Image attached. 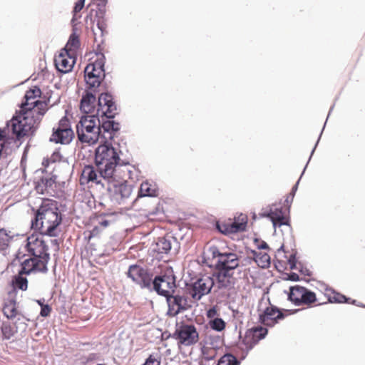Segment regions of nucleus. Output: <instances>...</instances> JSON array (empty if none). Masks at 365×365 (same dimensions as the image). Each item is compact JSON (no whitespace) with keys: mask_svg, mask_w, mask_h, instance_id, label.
<instances>
[{"mask_svg":"<svg viewBox=\"0 0 365 365\" xmlns=\"http://www.w3.org/2000/svg\"><path fill=\"white\" fill-rule=\"evenodd\" d=\"M205 255L207 259H216L215 277L219 288H226L235 282L234 272L239 267L241 257L236 252H231L230 248L220 249L216 245H210Z\"/></svg>","mask_w":365,"mask_h":365,"instance_id":"nucleus-1","label":"nucleus"},{"mask_svg":"<svg viewBox=\"0 0 365 365\" xmlns=\"http://www.w3.org/2000/svg\"><path fill=\"white\" fill-rule=\"evenodd\" d=\"M26 248L32 257L26 259L21 263V274L46 272L50 259L48 247L41 236L31 235L26 239Z\"/></svg>","mask_w":365,"mask_h":365,"instance_id":"nucleus-2","label":"nucleus"},{"mask_svg":"<svg viewBox=\"0 0 365 365\" xmlns=\"http://www.w3.org/2000/svg\"><path fill=\"white\" fill-rule=\"evenodd\" d=\"M61 221L56 202L44 199L36 212L35 219L32 220V227L38 230L41 235L56 237Z\"/></svg>","mask_w":365,"mask_h":365,"instance_id":"nucleus-3","label":"nucleus"},{"mask_svg":"<svg viewBox=\"0 0 365 365\" xmlns=\"http://www.w3.org/2000/svg\"><path fill=\"white\" fill-rule=\"evenodd\" d=\"M80 108L85 113H93L96 111V115L108 118H113L117 114V107L113 96L108 93H101L97 102L93 91L87 90L82 96Z\"/></svg>","mask_w":365,"mask_h":365,"instance_id":"nucleus-4","label":"nucleus"},{"mask_svg":"<svg viewBox=\"0 0 365 365\" xmlns=\"http://www.w3.org/2000/svg\"><path fill=\"white\" fill-rule=\"evenodd\" d=\"M120 153L118 148L108 142H104L96 148L95 164L106 177H110V175L113 171V167L115 168V165L120 161Z\"/></svg>","mask_w":365,"mask_h":365,"instance_id":"nucleus-5","label":"nucleus"},{"mask_svg":"<svg viewBox=\"0 0 365 365\" xmlns=\"http://www.w3.org/2000/svg\"><path fill=\"white\" fill-rule=\"evenodd\" d=\"M78 140L83 143L93 145L101 136V121L96 115H85L81 118L76 125Z\"/></svg>","mask_w":365,"mask_h":365,"instance_id":"nucleus-6","label":"nucleus"},{"mask_svg":"<svg viewBox=\"0 0 365 365\" xmlns=\"http://www.w3.org/2000/svg\"><path fill=\"white\" fill-rule=\"evenodd\" d=\"M42 118L19 110L8 123L18 140L32 133L41 121Z\"/></svg>","mask_w":365,"mask_h":365,"instance_id":"nucleus-7","label":"nucleus"},{"mask_svg":"<svg viewBox=\"0 0 365 365\" xmlns=\"http://www.w3.org/2000/svg\"><path fill=\"white\" fill-rule=\"evenodd\" d=\"M288 299L295 306L305 308H312L326 303L319 302L315 292L300 285L290 287Z\"/></svg>","mask_w":365,"mask_h":365,"instance_id":"nucleus-8","label":"nucleus"},{"mask_svg":"<svg viewBox=\"0 0 365 365\" xmlns=\"http://www.w3.org/2000/svg\"><path fill=\"white\" fill-rule=\"evenodd\" d=\"M173 338L177 341L179 347L190 346L199 341V333L195 325L182 324L176 328Z\"/></svg>","mask_w":365,"mask_h":365,"instance_id":"nucleus-9","label":"nucleus"},{"mask_svg":"<svg viewBox=\"0 0 365 365\" xmlns=\"http://www.w3.org/2000/svg\"><path fill=\"white\" fill-rule=\"evenodd\" d=\"M215 284L213 277L202 275L187 287V293L195 301L208 294Z\"/></svg>","mask_w":365,"mask_h":365,"instance_id":"nucleus-10","label":"nucleus"},{"mask_svg":"<svg viewBox=\"0 0 365 365\" xmlns=\"http://www.w3.org/2000/svg\"><path fill=\"white\" fill-rule=\"evenodd\" d=\"M74 138V133L67 116L63 117L56 127L53 128L51 141L63 145L69 144Z\"/></svg>","mask_w":365,"mask_h":365,"instance_id":"nucleus-11","label":"nucleus"},{"mask_svg":"<svg viewBox=\"0 0 365 365\" xmlns=\"http://www.w3.org/2000/svg\"><path fill=\"white\" fill-rule=\"evenodd\" d=\"M24 99L25 101L21 103L19 110L43 118L48 110L49 98L40 100L24 96Z\"/></svg>","mask_w":365,"mask_h":365,"instance_id":"nucleus-12","label":"nucleus"},{"mask_svg":"<svg viewBox=\"0 0 365 365\" xmlns=\"http://www.w3.org/2000/svg\"><path fill=\"white\" fill-rule=\"evenodd\" d=\"M247 225L246 215L240 214L233 220L228 219L224 222H217V230L222 234L230 235L245 231Z\"/></svg>","mask_w":365,"mask_h":365,"instance_id":"nucleus-13","label":"nucleus"},{"mask_svg":"<svg viewBox=\"0 0 365 365\" xmlns=\"http://www.w3.org/2000/svg\"><path fill=\"white\" fill-rule=\"evenodd\" d=\"M284 318L282 312L272 304H269L264 307H262L261 304L258 309L259 322L266 327H273Z\"/></svg>","mask_w":365,"mask_h":365,"instance_id":"nucleus-14","label":"nucleus"},{"mask_svg":"<svg viewBox=\"0 0 365 365\" xmlns=\"http://www.w3.org/2000/svg\"><path fill=\"white\" fill-rule=\"evenodd\" d=\"M110 197L118 204L130 197L132 188L127 182L108 180L106 184Z\"/></svg>","mask_w":365,"mask_h":365,"instance_id":"nucleus-15","label":"nucleus"},{"mask_svg":"<svg viewBox=\"0 0 365 365\" xmlns=\"http://www.w3.org/2000/svg\"><path fill=\"white\" fill-rule=\"evenodd\" d=\"M154 289L158 294L168 297L171 294H174L175 284V277L170 271L168 274L156 277L153 282Z\"/></svg>","mask_w":365,"mask_h":365,"instance_id":"nucleus-16","label":"nucleus"},{"mask_svg":"<svg viewBox=\"0 0 365 365\" xmlns=\"http://www.w3.org/2000/svg\"><path fill=\"white\" fill-rule=\"evenodd\" d=\"M108 180V178L102 174L96 166L95 168L93 165L85 166L80 178V182L82 185L91 182L96 185H101L103 187H106Z\"/></svg>","mask_w":365,"mask_h":365,"instance_id":"nucleus-17","label":"nucleus"},{"mask_svg":"<svg viewBox=\"0 0 365 365\" xmlns=\"http://www.w3.org/2000/svg\"><path fill=\"white\" fill-rule=\"evenodd\" d=\"M113 171L108 177V180L128 182L129 179L133 178L135 171V167L129 163H123L120 160L113 167Z\"/></svg>","mask_w":365,"mask_h":365,"instance_id":"nucleus-18","label":"nucleus"},{"mask_svg":"<svg viewBox=\"0 0 365 365\" xmlns=\"http://www.w3.org/2000/svg\"><path fill=\"white\" fill-rule=\"evenodd\" d=\"M127 275L133 282L142 287H150L152 283V277L147 269L139 265L133 264L129 267Z\"/></svg>","mask_w":365,"mask_h":365,"instance_id":"nucleus-19","label":"nucleus"},{"mask_svg":"<svg viewBox=\"0 0 365 365\" xmlns=\"http://www.w3.org/2000/svg\"><path fill=\"white\" fill-rule=\"evenodd\" d=\"M267 333L268 330L265 327L260 326L253 327L246 331L242 343L247 349H252L261 339L265 337Z\"/></svg>","mask_w":365,"mask_h":365,"instance_id":"nucleus-20","label":"nucleus"},{"mask_svg":"<svg viewBox=\"0 0 365 365\" xmlns=\"http://www.w3.org/2000/svg\"><path fill=\"white\" fill-rule=\"evenodd\" d=\"M76 59V55H71L67 51L61 50L55 56L54 63L58 71L61 73H67L71 71Z\"/></svg>","mask_w":365,"mask_h":365,"instance_id":"nucleus-21","label":"nucleus"},{"mask_svg":"<svg viewBox=\"0 0 365 365\" xmlns=\"http://www.w3.org/2000/svg\"><path fill=\"white\" fill-rule=\"evenodd\" d=\"M168 304V314L175 317L181 311L187 309V299L181 296L173 294L166 297Z\"/></svg>","mask_w":365,"mask_h":365,"instance_id":"nucleus-22","label":"nucleus"},{"mask_svg":"<svg viewBox=\"0 0 365 365\" xmlns=\"http://www.w3.org/2000/svg\"><path fill=\"white\" fill-rule=\"evenodd\" d=\"M93 69L94 68H92L91 70V67H86L84 70V78L87 89L95 93L103 81L106 74H103L101 71H97L98 74L95 76L92 73Z\"/></svg>","mask_w":365,"mask_h":365,"instance_id":"nucleus-23","label":"nucleus"},{"mask_svg":"<svg viewBox=\"0 0 365 365\" xmlns=\"http://www.w3.org/2000/svg\"><path fill=\"white\" fill-rule=\"evenodd\" d=\"M101 133L100 138L104 140V142L112 140L119 133L120 124L113 120H108L101 123Z\"/></svg>","mask_w":365,"mask_h":365,"instance_id":"nucleus-24","label":"nucleus"},{"mask_svg":"<svg viewBox=\"0 0 365 365\" xmlns=\"http://www.w3.org/2000/svg\"><path fill=\"white\" fill-rule=\"evenodd\" d=\"M3 314L9 320H14L17 318L20 319L21 312L18 309V304L15 299H11L6 300L3 306Z\"/></svg>","mask_w":365,"mask_h":365,"instance_id":"nucleus-25","label":"nucleus"},{"mask_svg":"<svg viewBox=\"0 0 365 365\" xmlns=\"http://www.w3.org/2000/svg\"><path fill=\"white\" fill-rule=\"evenodd\" d=\"M267 216L271 220L274 227L289 225V218L282 209H272Z\"/></svg>","mask_w":365,"mask_h":365,"instance_id":"nucleus-26","label":"nucleus"},{"mask_svg":"<svg viewBox=\"0 0 365 365\" xmlns=\"http://www.w3.org/2000/svg\"><path fill=\"white\" fill-rule=\"evenodd\" d=\"M158 195V190L155 184L148 181H144L141 183L138 191V197H156Z\"/></svg>","mask_w":365,"mask_h":365,"instance_id":"nucleus-27","label":"nucleus"},{"mask_svg":"<svg viewBox=\"0 0 365 365\" xmlns=\"http://www.w3.org/2000/svg\"><path fill=\"white\" fill-rule=\"evenodd\" d=\"M2 340H9L18 332V327L15 324L9 322H3L0 326Z\"/></svg>","mask_w":365,"mask_h":365,"instance_id":"nucleus-28","label":"nucleus"},{"mask_svg":"<svg viewBox=\"0 0 365 365\" xmlns=\"http://www.w3.org/2000/svg\"><path fill=\"white\" fill-rule=\"evenodd\" d=\"M92 59L93 58L91 59V62L86 66V67H91V69L94 68L92 73L95 76L98 74L97 71H101V73L105 74V56L102 53H96L95 60L92 61Z\"/></svg>","mask_w":365,"mask_h":365,"instance_id":"nucleus-29","label":"nucleus"},{"mask_svg":"<svg viewBox=\"0 0 365 365\" xmlns=\"http://www.w3.org/2000/svg\"><path fill=\"white\" fill-rule=\"evenodd\" d=\"M81 45L79 35L76 33V29L73 30V33L71 34L69 39L63 49L67 51L71 55H76V51L79 48Z\"/></svg>","mask_w":365,"mask_h":365,"instance_id":"nucleus-30","label":"nucleus"},{"mask_svg":"<svg viewBox=\"0 0 365 365\" xmlns=\"http://www.w3.org/2000/svg\"><path fill=\"white\" fill-rule=\"evenodd\" d=\"M254 259L262 268L268 267L270 264V257L266 251H255Z\"/></svg>","mask_w":365,"mask_h":365,"instance_id":"nucleus-31","label":"nucleus"},{"mask_svg":"<svg viewBox=\"0 0 365 365\" xmlns=\"http://www.w3.org/2000/svg\"><path fill=\"white\" fill-rule=\"evenodd\" d=\"M325 295L327 297V302L331 303H344L347 302V299L344 295L336 292L331 289L326 288Z\"/></svg>","mask_w":365,"mask_h":365,"instance_id":"nucleus-32","label":"nucleus"},{"mask_svg":"<svg viewBox=\"0 0 365 365\" xmlns=\"http://www.w3.org/2000/svg\"><path fill=\"white\" fill-rule=\"evenodd\" d=\"M10 138L7 137V130L6 128L0 129V157L2 155L9 154L8 143Z\"/></svg>","mask_w":365,"mask_h":365,"instance_id":"nucleus-33","label":"nucleus"},{"mask_svg":"<svg viewBox=\"0 0 365 365\" xmlns=\"http://www.w3.org/2000/svg\"><path fill=\"white\" fill-rule=\"evenodd\" d=\"M201 352L203 358L206 361H211L215 359L217 356V349L212 346L202 345Z\"/></svg>","mask_w":365,"mask_h":365,"instance_id":"nucleus-34","label":"nucleus"},{"mask_svg":"<svg viewBox=\"0 0 365 365\" xmlns=\"http://www.w3.org/2000/svg\"><path fill=\"white\" fill-rule=\"evenodd\" d=\"M11 237L6 230L0 229V250H5L9 247Z\"/></svg>","mask_w":365,"mask_h":365,"instance_id":"nucleus-35","label":"nucleus"},{"mask_svg":"<svg viewBox=\"0 0 365 365\" xmlns=\"http://www.w3.org/2000/svg\"><path fill=\"white\" fill-rule=\"evenodd\" d=\"M157 251L159 253H168L171 249V243L164 237L159 238L156 243Z\"/></svg>","mask_w":365,"mask_h":365,"instance_id":"nucleus-36","label":"nucleus"},{"mask_svg":"<svg viewBox=\"0 0 365 365\" xmlns=\"http://www.w3.org/2000/svg\"><path fill=\"white\" fill-rule=\"evenodd\" d=\"M240 361L237 359V358L231 354H226L223 355L220 360L218 361L217 365H239Z\"/></svg>","mask_w":365,"mask_h":365,"instance_id":"nucleus-37","label":"nucleus"},{"mask_svg":"<svg viewBox=\"0 0 365 365\" xmlns=\"http://www.w3.org/2000/svg\"><path fill=\"white\" fill-rule=\"evenodd\" d=\"M209 324L212 329L217 331H222L225 329L226 327V323L225 321L222 319L218 317L211 319L209 322Z\"/></svg>","mask_w":365,"mask_h":365,"instance_id":"nucleus-38","label":"nucleus"},{"mask_svg":"<svg viewBox=\"0 0 365 365\" xmlns=\"http://www.w3.org/2000/svg\"><path fill=\"white\" fill-rule=\"evenodd\" d=\"M106 0H97L95 16L98 19H103L106 12Z\"/></svg>","mask_w":365,"mask_h":365,"instance_id":"nucleus-39","label":"nucleus"},{"mask_svg":"<svg viewBox=\"0 0 365 365\" xmlns=\"http://www.w3.org/2000/svg\"><path fill=\"white\" fill-rule=\"evenodd\" d=\"M61 158L59 152H53L50 157L43 158L42 165L46 168L50 164L61 161Z\"/></svg>","mask_w":365,"mask_h":365,"instance_id":"nucleus-40","label":"nucleus"},{"mask_svg":"<svg viewBox=\"0 0 365 365\" xmlns=\"http://www.w3.org/2000/svg\"><path fill=\"white\" fill-rule=\"evenodd\" d=\"M23 274H21L20 272L19 273V275L15 277L14 284L16 287L25 291L28 287V280L26 278L22 277Z\"/></svg>","mask_w":365,"mask_h":365,"instance_id":"nucleus-41","label":"nucleus"},{"mask_svg":"<svg viewBox=\"0 0 365 365\" xmlns=\"http://www.w3.org/2000/svg\"><path fill=\"white\" fill-rule=\"evenodd\" d=\"M219 341H220L219 336H207L201 342V345H207V346L215 347L216 349H218V342Z\"/></svg>","mask_w":365,"mask_h":365,"instance_id":"nucleus-42","label":"nucleus"},{"mask_svg":"<svg viewBox=\"0 0 365 365\" xmlns=\"http://www.w3.org/2000/svg\"><path fill=\"white\" fill-rule=\"evenodd\" d=\"M41 91L38 86H32L26 91L25 96L33 98H41Z\"/></svg>","mask_w":365,"mask_h":365,"instance_id":"nucleus-43","label":"nucleus"},{"mask_svg":"<svg viewBox=\"0 0 365 365\" xmlns=\"http://www.w3.org/2000/svg\"><path fill=\"white\" fill-rule=\"evenodd\" d=\"M85 0H78L75 4L73 10V19L72 21H75L81 17V16L78 15V13L80 12L84 6Z\"/></svg>","mask_w":365,"mask_h":365,"instance_id":"nucleus-44","label":"nucleus"},{"mask_svg":"<svg viewBox=\"0 0 365 365\" xmlns=\"http://www.w3.org/2000/svg\"><path fill=\"white\" fill-rule=\"evenodd\" d=\"M51 307L48 304L42 305L40 315L43 317H48L51 312Z\"/></svg>","mask_w":365,"mask_h":365,"instance_id":"nucleus-45","label":"nucleus"},{"mask_svg":"<svg viewBox=\"0 0 365 365\" xmlns=\"http://www.w3.org/2000/svg\"><path fill=\"white\" fill-rule=\"evenodd\" d=\"M296 257L294 255L291 254L287 259V265L289 266V269H294L296 268Z\"/></svg>","mask_w":365,"mask_h":365,"instance_id":"nucleus-46","label":"nucleus"},{"mask_svg":"<svg viewBox=\"0 0 365 365\" xmlns=\"http://www.w3.org/2000/svg\"><path fill=\"white\" fill-rule=\"evenodd\" d=\"M218 315L217 312V307H212V308L209 309L207 312V317L208 319H215Z\"/></svg>","mask_w":365,"mask_h":365,"instance_id":"nucleus-47","label":"nucleus"},{"mask_svg":"<svg viewBox=\"0 0 365 365\" xmlns=\"http://www.w3.org/2000/svg\"><path fill=\"white\" fill-rule=\"evenodd\" d=\"M101 232V229L96 226L93 228L92 230L89 232V235H88V239L90 240L91 238L98 236Z\"/></svg>","mask_w":365,"mask_h":365,"instance_id":"nucleus-48","label":"nucleus"},{"mask_svg":"<svg viewBox=\"0 0 365 365\" xmlns=\"http://www.w3.org/2000/svg\"><path fill=\"white\" fill-rule=\"evenodd\" d=\"M257 246L259 250L265 251L269 249L267 244L264 241L260 242Z\"/></svg>","mask_w":365,"mask_h":365,"instance_id":"nucleus-49","label":"nucleus"},{"mask_svg":"<svg viewBox=\"0 0 365 365\" xmlns=\"http://www.w3.org/2000/svg\"><path fill=\"white\" fill-rule=\"evenodd\" d=\"M289 279L292 281H298L299 279V277L297 274L296 273H292L289 276Z\"/></svg>","mask_w":365,"mask_h":365,"instance_id":"nucleus-50","label":"nucleus"},{"mask_svg":"<svg viewBox=\"0 0 365 365\" xmlns=\"http://www.w3.org/2000/svg\"><path fill=\"white\" fill-rule=\"evenodd\" d=\"M99 224H100L101 227H106L109 225V221H108V220H103Z\"/></svg>","mask_w":365,"mask_h":365,"instance_id":"nucleus-51","label":"nucleus"},{"mask_svg":"<svg viewBox=\"0 0 365 365\" xmlns=\"http://www.w3.org/2000/svg\"><path fill=\"white\" fill-rule=\"evenodd\" d=\"M37 303L41 306V307H42V305H45L41 300H37Z\"/></svg>","mask_w":365,"mask_h":365,"instance_id":"nucleus-52","label":"nucleus"},{"mask_svg":"<svg viewBox=\"0 0 365 365\" xmlns=\"http://www.w3.org/2000/svg\"><path fill=\"white\" fill-rule=\"evenodd\" d=\"M296 190H297V185H295V186L292 188V192H294Z\"/></svg>","mask_w":365,"mask_h":365,"instance_id":"nucleus-53","label":"nucleus"}]
</instances>
